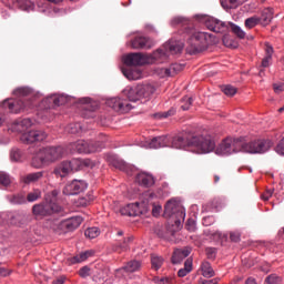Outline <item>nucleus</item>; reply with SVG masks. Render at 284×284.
<instances>
[{
    "instance_id": "nucleus-1",
    "label": "nucleus",
    "mask_w": 284,
    "mask_h": 284,
    "mask_svg": "<svg viewBox=\"0 0 284 284\" xmlns=\"http://www.w3.org/2000/svg\"><path fill=\"white\" fill-rule=\"evenodd\" d=\"M272 148L270 140H255L245 142L243 138H227L215 150V154L225 156L236 152H245L246 154H265Z\"/></svg>"
},
{
    "instance_id": "nucleus-2",
    "label": "nucleus",
    "mask_w": 284,
    "mask_h": 284,
    "mask_svg": "<svg viewBox=\"0 0 284 284\" xmlns=\"http://www.w3.org/2000/svg\"><path fill=\"white\" fill-rule=\"evenodd\" d=\"M170 145L168 148H174L175 150H191L195 154H207L216 148V143L210 136H193L187 139L185 135L170 136Z\"/></svg>"
},
{
    "instance_id": "nucleus-3",
    "label": "nucleus",
    "mask_w": 284,
    "mask_h": 284,
    "mask_svg": "<svg viewBox=\"0 0 284 284\" xmlns=\"http://www.w3.org/2000/svg\"><path fill=\"white\" fill-rule=\"evenodd\" d=\"M17 99L6 100L2 105L4 110L9 109L12 114H19V112H28L34 108V100L32 99V90L28 87H21L13 91Z\"/></svg>"
},
{
    "instance_id": "nucleus-4",
    "label": "nucleus",
    "mask_w": 284,
    "mask_h": 284,
    "mask_svg": "<svg viewBox=\"0 0 284 284\" xmlns=\"http://www.w3.org/2000/svg\"><path fill=\"white\" fill-rule=\"evenodd\" d=\"M63 146H47L41 149L32 159L31 165L39 170L43 168V165H50V163H54V161H59V159H63Z\"/></svg>"
},
{
    "instance_id": "nucleus-5",
    "label": "nucleus",
    "mask_w": 284,
    "mask_h": 284,
    "mask_svg": "<svg viewBox=\"0 0 284 284\" xmlns=\"http://www.w3.org/2000/svg\"><path fill=\"white\" fill-rule=\"evenodd\" d=\"M168 59V53L159 49L152 54L131 53L124 57V63L128 65H145V63H163Z\"/></svg>"
},
{
    "instance_id": "nucleus-6",
    "label": "nucleus",
    "mask_w": 284,
    "mask_h": 284,
    "mask_svg": "<svg viewBox=\"0 0 284 284\" xmlns=\"http://www.w3.org/2000/svg\"><path fill=\"white\" fill-rule=\"evenodd\" d=\"M82 168H94V162L90 159H72L71 161H63L62 163L58 164L53 171L55 176H68L70 172H77L82 170Z\"/></svg>"
},
{
    "instance_id": "nucleus-7",
    "label": "nucleus",
    "mask_w": 284,
    "mask_h": 284,
    "mask_svg": "<svg viewBox=\"0 0 284 284\" xmlns=\"http://www.w3.org/2000/svg\"><path fill=\"white\" fill-rule=\"evenodd\" d=\"M212 43V34L207 32H194L187 40L186 52L189 54H199L207 50Z\"/></svg>"
},
{
    "instance_id": "nucleus-8",
    "label": "nucleus",
    "mask_w": 284,
    "mask_h": 284,
    "mask_svg": "<svg viewBox=\"0 0 284 284\" xmlns=\"http://www.w3.org/2000/svg\"><path fill=\"white\" fill-rule=\"evenodd\" d=\"M156 92V88L152 84H139L134 88L125 89L123 95L126 97L129 103L149 100Z\"/></svg>"
},
{
    "instance_id": "nucleus-9",
    "label": "nucleus",
    "mask_w": 284,
    "mask_h": 284,
    "mask_svg": "<svg viewBox=\"0 0 284 284\" xmlns=\"http://www.w3.org/2000/svg\"><path fill=\"white\" fill-rule=\"evenodd\" d=\"M164 214L173 219L176 229L181 227V222L185 221V209L176 201L170 200L164 206Z\"/></svg>"
},
{
    "instance_id": "nucleus-10",
    "label": "nucleus",
    "mask_w": 284,
    "mask_h": 284,
    "mask_svg": "<svg viewBox=\"0 0 284 284\" xmlns=\"http://www.w3.org/2000/svg\"><path fill=\"white\" fill-rule=\"evenodd\" d=\"M103 142L78 140L69 145L71 152H78L79 154H92V152H99L103 150Z\"/></svg>"
},
{
    "instance_id": "nucleus-11",
    "label": "nucleus",
    "mask_w": 284,
    "mask_h": 284,
    "mask_svg": "<svg viewBox=\"0 0 284 284\" xmlns=\"http://www.w3.org/2000/svg\"><path fill=\"white\" fill-rule=\"evenodd\" d=\"M63 207L53 201H45L44 203L34 204L32 206V214L37 219H43V216H50L51 214H59Z\"/></svg>"
},
{
    "instance_id": "nucleus-12",
    "label": "nucleus",
    "mask_w": 284,
    "mask_h": 284,
    "mask_svg": "<svg viewBox=\"0 0 284 284\" xmlns=\"http://www.w3.org/2000/svg\"><path fill=\"white\" fill-rule=\"evenodd\" d=\"M85 190H88V183H85V181L73 180L64 186L62 192L65 196H74L81 194V192H85Z\"/></svg>"
},
{
    "instance_id": "nucleus-13",
    "label": "nucleus",
    "mask_w": 284,
    "mask_h": 284,
    "mask_svg": "<svg viewBox=\"0 0 284 284\" xmlns=\"http://www.w3.org/2000/svg\"><path fill=\"white\" fill-rule=\"evenodd\" d=\"M106 105L112 108L115 112L125 113L132 110V104L128 100L121 98H111L106 100Z\"/></svg>"
},
{
    "instance_id": "nucleus-14",
    "label": "nucleus",
    "mask_w": 284,
    "mask_h": 284,
    "mask_svg": "<svg viewBox=\"0 0 284 284\" xmlns=\"http://www.w3.org/2000/svg\"><path fill=\"white\" fill-rule=\"evenodd\" d=\"M48 139V133L40 130L24 132L20 136L22 143H37V141H45Z\"/></svg>"
},
{
    "instance_id": "nucleus-15",
    "label": "nucleus",
    "mask_w": 284,
    "mask_h": 284,
    "mask_svg": "<svg viewBox=\"0 0 284 284\" xmlns=\"http://www.w3.org/2000/svg\"><path fill=\"white\" fill-rule=\"evenodd\" d=\"M205 27L207 28V30L216 32L217 34H223L224 32H227L229 29L225 22L215 18H207L205 21Z\"/></svg>"
},
{
    "instance_id": "nucleus-16",
    "label": "nucleus",
    "mask_w": 284,
    "mask_h": 284,
    "mask_svg": "<svg viewBox=\"0 0 284 284\" xmlns=\"http://www.w3.org/2000/svg\"><path fill=\"white\" fill-rule=\"evenodd\" d=\"M141 270V261L131 260L124 266L115 271L116 276H125V274H134Z\"/></svg>"
},
{
    "instance_id": "nucleus-17",
    "label": "nucleus",
    "mask_w": 284,
    "mask_h": 284,
    "mask_svg": "<svg viewBox=\"0 0 284 284\" xmlns=\"http://www.w3.org/2000/svg\"><path fill=\"white\" fill-rule=\"evenodd\" d=\"M152 45H154V43L148 37L136 36L131 40L133 50H150Z\"/></svg>"
},
{
    "instance_id": "nucleus-18",
    "label": "nucleus",
    "mask_w": 284,
    "mask_h": 284,
    "mask_svg": "<svg viewBox=\"0 0 284 284\" xmlns=\"http://www.w3.org/2000/svg\"><path fill=\"white\" fill-rule=\"evenodd\" d=\"M125 69H123V74L129 81H139V79L143 78V72L139 68L141 64H128Z\"/></svg>"
},
{
    "instance_id": "nucleus-19",
    "label": "nucleus",
    "mask_w": 284,
    "mask_h": 284,
    "mask_svg": "<svg viewBox=\"0 0 284 284\" xmlns=\"http://www.w3.org/2000/svg\"><path fill=\"white\" fill-rule=\"evenodd\" d=\"M81 223H83V217L81 216H73L70 219H67L60 223L61 230H64V232H74Z\"/></svg>"
},
{
    "instance_id": "nucleus-20",
    "label": "nucleus",
    "mask_w": 284,
    "mask_h": 284,
    "mask_svg": "<svg viewBox=\"0 0 284 284\" xmlns=\"http://www.w3.org/2000/svg\"><path fill=\"white\" fill-rule=\"evenodd\" d=\"M170 145V138L168 135H161L153 138L149 143L150 150H159V148H166Z\"/></svg>"
},
{
    "instance_id": "nucleus-21",
    "label": "nucleus",
    "mask_w": 284,
    "mask_h": 284,
    "mask_svg": "<svg viewBox=\"0 0 284 284\" xmlns=\"http://www.w3.org/2000/svg\"><path fill=\"white\" fill-rule=\"evenodd\" d=\"M30 128H32V120L28 118L22 120H17L12 125V130L14 132H20L22 134H24V132H28Z\"/></svg>"
},
{
    "instance_id": "nucleus-22",
    "label": "nucleus",
    "mask_w": 284,
    "mask_h": 284,
    "mask_svg": "<svg viewBox=\"0 0 284 284\" xmlns=\"http://www.w3.org/2000/svg\"><path fill=\"white\" fill-rule=\"evenodd\" d=\"M192 250L191 248H176L174 252H173V255H172V263L173 265H179V263H181L184 258H187V256H190Z\"/></svg>"
},
{
    "instance_id": "nucleus-23",
    "label": "nucleus",
    "mask_w": 284,
    "mask_h": 284,
    "mask_svg": "<svg viewBox=\"0 0 284 284\" xmlns=\"http://www.w3.org/2000/svg\"><path fill=\"white\" fill-rule=\"evenodd\" d=\"M136 182L139 185H143V187H152L154 185V176L148 173H140L136 175Z\"/></svg>"
},
{
    "instance_id": "nucleus-24",
    "label": "nucleus",
    "mask_w": 284,
    "mask_h": 284,
    "mask_svg": "<svg viewBox=\"0 0 284 284\" xmlns=\"http://www.w3.org/2000/svg\"><path fill=\"white\" fill-rule=\"evenodd\" d=\"M13 8L18 10H23L24 12H30L34 10V3L30 0H12Z\"/></svg>"
},
{
    "instance_id": "nucleus-25",
    "label": "nucleus",
    "mask_w": 284,
    "mask_h": 284,
    "mask_svg": "<svg viewBox=\"0 0 284 284\" xmlns=\"http://www.w3.org/2000/svg\"><path fill=\"white\" fill-rule=\"evenodd\" d=\"M43 174H45V172L43 171L29 173L22 176V183H26L27 185H30V183H38V181H41V179H43Z\"/></svg>"
},
{
    "instance_id": "nucleus-26",
    "label": "nucleus",
    "mask_w": 284,
    "mask_h": 284,
    "mask_svg": "<svg viewBox=\"0 0 284 284\" xmlns=\"http://www.w3.org/2000/svg\"><path fill=\"white\" fill-rule=\"evenodd\" d=\"M262 26H268L272 22V19H274V9L273 8H266L262 11L261 16Z\"/></svg>"
},
{
    "instance_id": "nucleus-27",
    "label": "nucleus",
    "mask_w": 284,
    "mask_h": 284,
    "mask_svg": "<svg viewBox=\"0 0 284 284\" xmlns=\"http://www.w3.org/2000/svg\"><path fill=\"white\" fill-rule=\"evenodd\" d=\"M131 243H132V237H125L122 242L119 241L115 245H113V251L118 252L119 254H121V252H126Z\"/></svg>"
},
{
    "instance_id": "nucleus-28",
    "label": "nucleus",
    "mask_w": 284,
    "mask_h": 284,
    "mask_svg": "<svg viewBox=\"0 0 284 284\" xmlns=\"http://www.w3.org/2000/svg\"><path fill=\"white\" fill-rule=\"evenodd\" d=\"M121 214L126 216H139V203L128 204L121 210Z\"/></svg>"
},
{
    "instance_id": "nucleus-29",
    "label": "nucleus",
    "mask_w": 284,
    "mask_h": 284,
    "mask_svg": "<svg viewBox=\"0 0 284 284\" xmlns=\"http://www.w3.org/2000/svg\"><path fill=\"white\" fill-rule=\"evenodd\" d=\"M183 64L174 63L171 64L169 68L162 69L165 77H174L175 74H179V72H182Z\"/></svg>"
},
{
    "instance_id": "nucleus-30",
    "label": "nucleus",
    "mask_w": 284,
    "mask_h": 284,
    "mask_svg": "<svg viewBox=\"0 0 284 284\" xmlns=\"http://www.w3.org/2000/svg\"><path fill=\"white\" fill-rule=\"evenodd\" d=\"M165 50L166 52H171L172 54H179V52L183 51V43L176 42V41H171L165 44Z\"/></svg>"
},
{
    "instance_id": "nucleus-31",
    "label": "nucleus",
    "mask_w": 284,
    "mask_h": 284,
    "mask_svg": "<svg viewBox=\"0 0 284 284\" xmlns=\"http://www.w3.org/2000/svg\"><path fill=\"white\" fill-rule=\"evenodd\" d=\"M93 255H94V251L82 252L75 255L74 257H72L71 263H83V261H88V258H90V256H93Z\"/></svg>"
},
{
    "instance_id": "nucleus-32",
    "label": "nucleus",
    "mask_w": 284,
    "mask_h": 284,
    "mask_svg": "<svg viewBox=\"0 0 284 284\" xmlns=\"http://www.w3.org/2000/svg\"><path fill=\"white\" fill-rule=\"evenodd\" d=\"M201 270H202V276H204L205 278H212V276H214V268H212V264H210V262H203L201 265Z\"/></svg>"
},
{
    "instance_id": "nucleus-33",
    "label": "nucleus",
    "mask_w": 284,
    "mask_h": 284,
    "mask_svg": "<svg viewBox=\"0 0 284 284\" xmlns=\"http://www.w3.org/2000/svg\"><path fill=\"white\" fill-rule=\"evenodd\" d=\"M221 3L227 10H235V8H239V6H243L245 0H224Z\"/></svg>"
},
{
    "instance_id": "nucleus-34",
    "label": "nucleus",
    "mask_w": 284,
    "mask_h": 284,
    "mask_svg": "<svg viewBox=\"0 0 284 284\" xmlns=\"http://www.w3.org/2000/svg\"><path fill=\"white\" fill-rule=\"evenodd\" d=\"M69 134H82L83 132V124L75 122V123H71L67 126L65 129Z\"/></svg>"
},
{
    "instance_id": "nucleus-35",
    "label": "nucleus",
    "mask_w": 284,
    "mask_h": 284,
    "mask_svg": "<svg viewBox=\"0 0 284 284\" xmlns=\"http://www.w3.org/2000/svg\"><path fill=\"white\" fill-rule=\"evenodd\" d=\"M9 202L12 203V205H23L26 203V196L22 193L13 194L8 196Z\"/></svg>"
},
{
    "instance_id": "nucleus-36",
    "label": "nucleus",
    "mask_w": 284,
    "mask_h": 284,
    "mask_svg": "<svg viewBox=\"0 0 284 284\" xmlns=\"http://www.w3.org/2000/svg\"><path fill=\"white\" fill-rule=\"evenodd\" d=\"M261 23V18L253 16L251 18H247L244 22L245 28L248 30H252V28H256Z\"/></svg>"
},
{
    "instance_id": "nucleus-37",
    "label": "nucleus",
    "mask_w": 284,
    "mask_h": 284,
    "mask_svg": "<svg viewBox=\"0 0 284 284\" xmlns=\"http://www.w3.org/2000/svg\"><path fill=\"white\" fill-rule=\"evenodd\" d=\"M39 199H41V190L34 189L28 193L26 201L29 203H34V201H39Z\"/></svg>"
},
{
    "instance_id": "nucleus-38",
    "label": "nucleus",
    "mask_w": 284,
    "mask_h": 284,
    "mask_svg": "<svg viewBox=\"0 0 284 284\" xmlns=\"http://www.w3.org/2000/svg\"><path fill=\"white\" fill-rule=\"evenodd\" d=\"M151 265H152L153 270H161V267L163 266V257H161L156 254H152L151 255Z\"/></svg>"
},
{
    "instance_id": "nucleus-39",
    "label": "nucleus",
    "mask_w": 284,
    "mask_h": 284,
    "mask_svg": "<svg viewBox=\"0 0 284 284\" xmlns=\"http://www.w3.org/2000/svg\"><path fill=\"white\" fill-rule=\"evenodd\" d=\"M175 114L176 109L171 108L169 111L155 113L154 119H168L169 116H174Z\"/></svg>"
},
{
    "instance_id": "nucleus-40",
    "label": "nucleus",
    "mask_w": 284,
    "mask_h": 284,
    "mask_svg": "<svg viewBox=\"0 0 284 284\" xmlns=\"http://www.w3.org/2000/svg\"><path fill=\"white\" fill-rule=\"evenodd\" d=\"M99 234H101V231L97 226L89 227L84 232V235L87 236V239H97Z\"/></svg>"
},
{
    "instance_id": "nucleus-41",
    "label": "nucleus",
    "mask_w": 284,
    "mask_h": 284,
    "mask_svg": "<svg viewBox=\"0 0 284 284\" xmlns=\"http://www.w3.org/2000/svg\"><path fill=\"white\" fill-rule=\"evenodd\" d=\"M230 28H231V31L233 32V34H236V37L239 39H245V31H243V29H241V27H239L234 23H230Z\"/></svg>"
},
{
    "instance_id": "nucleus-42",
    "label": "nucleus",
    "mask_w": 284,
    "mask_h": 284,
    "mask_svg": "<svg viewBox=\"0 0 284 284\" xmlns=\"http://www.w3.org/2000/svg\"><path fill=\"white\" fill-rule=\"evenodd\" d=\"M222 92L226 95V97H234V94H236V88L226 84L224 87H222Z\"/></svg>"
},
{
    "instance_id": "nucleus-43",
    "label": "nucleus",
    "mask_w": 284,
    "mask_h": 284,
    "mask_svg": "<svg viewBox=\"0 0 284 284\" xmlns=\"http://www.w3.org/2000/svg\"><path fill=\"white\" fill-rule=\"evenodd\" d=\"M12 183V180L10 179V175L7 173L1 172L0 173V185H3V187H8Z\"/></svg>"
},
{
    "instance_id": "nucleus-44",
    "label": "nucleus",
    "mask_w": 284,
    "mask_h": 284,
    "mask_svg": "<svg viewBox=\"0 0 284 284\" xmlns=\"http://www.w3.org/2000/svg\"><path fill=\"white\" fill-rule=\"evenodd\" d=\"M192 105V98L184 97L182 99L181 110H190V106Z\"/></svg>"
},
{
    "instance_id": "nucleus-45",
    "label": "nucleus",
    "mask_w": 284,
    "mask_h": 284,
    "mask_svg": "<svg viewBox=\"0 0 284 284\" xmlns=\"http://www.w3.org/2000/svg\"><path fill=\"white\" fill-rule=\"evenodd\" d=\"M185 227L189 232H196V221L194 219H189Z\"/></svg>"
},
{
    "instance_id": "nucleus-46",
    "label": "nucleus",
    "mask_w": 284,
    "mask_h": 284,
    "mask_svg": "<svg viewBox=\"0 0 284 284\" xmlns=\"http://www.w3.org/2000/svg\"><path fill=\"white\" fill-rule=\"evenodd\" d=\"M265 283L267 284H280L281 277H278L276 274L268 275L265 280Z\"/></svg>"
},
{
    "instance_id": "nucleus-47",
    "label": "nucleus",
    "mask_w": 284,
    "mask_h": 284,
    "mask_svg": "<svg viewBox=\"0 0 284 284\" xmlns=\"http://www.w3.org/2000/svg\"><path fill=\"white\" fill-rule=\"evenodd\" d=\"M112 165L113 168H116L118 170H125V162L122 160H119L116 158L112 159Z\"/></svg>"
},
{
    "instance_id": "nucleus-48",
    "label": "nucleus",
    "mask_w": 284,
    "mask_h": 284,
    "mask_svg": "<svg viewBox=\"0 0 284 284\" xmlns=\"http://www.w3.org/2000/svg\"><path fill=\"white\" fill-rule=\"evenodd\" d=\"M92 201H94V195L89 194V195H87V197L80 199V205L85 207V206L90 205V203H92Z\"/></svg>"
},
{
    "instance_id": "nucleus-49",
    "label": "nucleus",
    "mask_w": 284,
    "mask_h": 284,
    "mask_svg": "<svg viewBox=\"0 0 284 284\" xmlns=\"http://www.w3.org/2000/svg\"><path fill=\"white\" fill-rule=\"evenodd\" d=\"M10 156H11V161H21V150H19V149H13L12 151H11V154H10Z\"/></svg>"
},
{
    "instance_id": "nucleus-50",
    "label": "nucleus",
    "mask_w": 284,
    "mask_h": 284,
    "mask_svg": "<svg viewBox=\"0 0 284 284\" xmlns=\"http://www.w3.org/2000/svg\"><path fill=\"white\" fill-rule=\"evenodd\" d=\"M79 276H81V278H88V276H90V268L88 266H83L79 270Z\"/></svg>"
},
{
    "instance_id": "nucleus-51",
    "label": "nucleus",
    "mask_w": 284,
    "mask_h": 284,
    "mask_svg": "<svg viewBox=\"0 0 284 284\" xmlns=\"http://www.w3.org/2000/svg\"><path fill=\"white\" fill-rule=\"evenodd\" d=\"M230 239L232 243H239L241 241V233L236 231L230 232Z\"/></svg>"
},
{
    "instance_id": "nucleus-52",
    "label": "nucleus",
    "mask_w": 284,
    "mask_h": 284,
    "mask_svg": "<svg viewBox=\"0 0 284 284\" xmlns=\"http://www.w3.org/2000/svg\"><path fill=\"white\" fill-rule=\"evenodd\" d=\"M52 101H53L54 105H64L65 97H63V95L54 97V98H52Z\"/></svg>"
},
{
    "instance_id": "nucleus-53",
    "label": "nucleus",
    "mask_w": 284,
    "mask_h": 284,
    "mask_svg": "<svg viewBox=\"0 0 284 284\" xmlns=\"http://www.w3.org/2000/svg\"><path fill=\"white\" fill-rule=\"evenodd\" d=\"M207 258H216V248L215 247H206L205 250Z\"/></svg>"
},
{
    "instance_id": "nucleus-54",
    "label": "nucleus",
    "mask_w": 284,
    "mask_h": 284,
    "mask_svg": "<svg viewBox=\"0 0 284 284\" xmlns=\"http://www.w3.org/2000/svg\"><path fill=\"white\" fill-rule=\"evenodd\" d=\"M273 90L276 94H281V92H284V84H273Z\"/></svg>"
},
{
    "instance_id": "nucleus-55",
    "label": "nucleus",
    "mask_w": 284,
    "mask_h": 284,
    "mask_svg": "<svg viewBox=\"0 0 284 284\" xmlns=\"http://www.w3.org/2000/svg\"><path fill=\"white\" fill-rule=\"evenodd\" d=\"M174 283V277H161L160 278V284H173Z\"/></svg>"
},
{
    "instance_id": "nucleus-56",
    "label": "nucleus",
    "mask_w": 284,
    "mask_h": 284,
    "mask_svg": "<svg viewBox=\"0 0 284 284\" xmlns=\"http://www.w3.org/2000/svg\"><path fill=\"white\" fill-rule=\"evenodd\" d=\"M272 194H274V190L273 189H270L267 190L263 195H262V199L264 201H270Z\"/></svg>"
},
{
    "instance_id": "nucleus-57",
    "label": "nucleus",
    "mask_w": 284,
    "mask_h": 284,
    "mask_svg": "<svg viewBox=\"0 0 284 284\" xmlns=\"http://www.w3.org/2000/svg\"><path fill=\"white\" fill-rule=\"evenodd\" d=\"M190 274V271L187 268H180L178 272V276L180 278H183Z\"/></svg>"
},
{
    "instance_id": "nucleus-58",
    "label": "nucleus",
    "mask_w": 284,
    "mask_h": 284,
    "mask_svg": "<svg viewBox=\"0 0 284 284\" xmlns=\"http://www.w3.org/2000/svg\"><path fill=\"white\" fill-rule=\"evenodd\" d=\"M271 61H272V58H270V55H265V58L262 60V68H270Z\"/></svg>"
},
{
    "instance_id": "nucleus-59",
    "label": "nucleus",
    "mask_w": 284,
    "mask_h": 284,
    "mask_svg": "<svg viewBox=\"0 0 284 284\" xmlns=\"http://www.w3.org/2000/svg\"><path fill=\"white\" fill-rule=\"evenodd\" d=\"M184 270H189V272H192V258H187L184 262Z\"/></svg>"
},
{
    "instance_id": "nucleus-60",
    "label": "nucleus",
    "mask_w": 284,
    "mask_h": 284,
    "mask_svg": "<svg viewBox=\"0 0 284 284\" xmlns=\"http://www.w3.org/2000/svg\"><path fill=\"white\" fill-rule=\"evenodd\" d=\"M219 281H221V278L216 277L213 280H204L202 281V284H219Z\"/></svg>"
},
{
    "instance_id": "nucleus-61",
    "label": "nucleus",
    "mask_w": 284,
    "mask_h": 284,
    "mask_svg": "<svg viewBox=\"0 0 284 284\" xmlns=\"http://www.w3.org/2000/svg\"><path fill=\"white\" fill-rule=\"evenodd\" d=\"M0 276H10V271L4 266H0Z\"/></svg>"
},
{
    "instance_id": "nucleus-62",
    "label": "nucleus",
    "mask_w": 284,
    "mask_h": 284,
    "mask_svg": "<svg viewBox=\"0 0 284 284\" xmlns=\"http://www.w3.org/2000/svg\"><path fill=\"white\" fill-rule=\"evenodd\" d=\"M65 283V277L60 276L55 281L52 282V284H63Z\"/></svg>"
},
{
    "instance_id": "nucleus-63",
    "label": "nucleus",
    "mask_w": 284,
    "mask_h": 284,
    "mask_svg": "<svg viewBox=\"0 0 284 284\" xmlns=\"http://www.w3.org/2000/svg\"><path fill=\"white\" fill-rule=\"evenodd\" d=\"M266 57H270L272 59V54L274 53V49L272 47H266Z\"/></svg>"
},
{
    "instance_id": "nucleus-64",
    "label": "nucleus",
    "mask_w": 284,
    "mask_h": 284,
    "mask_svg": "<svg viewBox=\"0 0 284 284\" xmlns=\"http://www.w3.org/2000/svg\"><path fill=\"white\" fill-rule=\"evenodd\" d=\"M152 212H153V216H159V214H161V207L160 206H154Z\"/></svg>"
}]
</instances>
